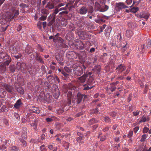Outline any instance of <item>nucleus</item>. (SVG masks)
<instances>
[{
	"instance_id": "obj_27",
	"label": "nucleus",
	"mask_w": 151,
	"mask_h": 151,
	"mask_svg": "<svg viewBox=\"0 0 151 151\" xmlns=\"http://www.w3.org/2000/svg\"><path fill=\"white\" fill-rule=\"evenodd\" d=\"M55 15H54L51 14L50 16L48 17L47 20L48 21H52L55 22Z\"/></svg>"
},
{
	"instance_id": "obj_23",
	"label": "nucleus",
	"mask_w": 151,
	"mask_h": 151,
	"mask_svg": "<svg viewBox=\"0 0 151 151\" xmlns=\"http://www.w3.org/2000/svg\"><path fill=\"white\" fill-rule=\"evenodd\" d=\"M94 6L95 11H99L100 12V9L101 6L99 3L96 2L95 3Z\"/></svg>"
},
{
	"instance_id": "obj_15",
	"label": "nucleus",
	"mask_w": 151,
	"mask_h": 151,
	"mask_svg": "<svg viewBox=\"0 0 151 151\" xmlns=\"http://www.w3.org/2000/svg\"><path fill=\"white\" fill-rule=\"evenodd\" d=\"M7 66L5 63H3L0 65V73H4L6 70V66Z\"/></svg>"
},
{
	"instance_id": "obj_34",
	"label": "nucleus",
	"mask_w": 151,
	"mask_h": 151,
	"mask_svg": "<svg viewBox=\"0 0 151 151\" xmlns=\"http://www.w3.org/2000/svg\"><path fill=\"white\" fill-rule=\"evenodd\" d=\"M37 121L36 119H35L33 122V123L31 124L32 127H34V129L37 130Z\"/></svg>"
},
{
	"instance_id": "obj_64",
	"label": "nucleus",
	"mask_w": 151,
	"mask_h": 151,
	"mask_svg": "<svg viewBox=\"0 0 151 151\" xmlns=\"http://www.w3.org/2000/svg\"><path fill=\"white\" fill-rule=\"evenodd\" d=\"M45 146L44 145H43L40 146V148L41 149L40 151H45Z\"/></svg>"
},
{
	"instance_id": "obj_58",
	"label": "nucleus",
	"mask_w": 151,
	"mask_h": 151,
	"mask_svg": "<svg viewBox=\"0 0 151 151\" xmlns=\"http://www.w3.org/2000/svg\"><path fill=\"white\" fill-rule=\"evenodd\" d=\"M53 118H49L48 117L46 118V120L47 122H52L53 120Z\"/></svg>"
},
{
	"instance_id": "obj_40",
	"label": "nucleus",
	"mask_w": 151,
	"mask_h": 151,
	"mask_svg": "<svg viewBox=\"0 0 151 151\" xmlns=\"http://www.w3.org/2000/svg\"><path fill=\"white\" fill-rule=\"evenodd\" d=\"M17 91L21 94H23L24 93V91L23 88L21 86L18 87Z\"/></svg>"
},
{
	"instance_id": "obj_19",
	"label": "nucleus",
	"mask_w": 151,
	"mask_h": 151,
	"mask_svg": "<svg viewBox=\"0 0 151 151\" xmlns=\"http://www.w3.org/2000/svg\"><path fill=\"white\" fill-rule=\"evenodd\" d=\"M55 58L57 61L60 64L62 63L61 62L63 61V57L62 55L60 54H57L55 55Z\"/></svg>"
},
{
	"instance_id": "obj_9",
	"label": "nucleus",
	"mask_w": 151,
	"mask_h": 151,
	"mask_svg": "<svg viewBox=\"0 0 151 151\" xmlns=\"http://www.w3.org/2000/svg\"><path fill=\"white\" fill-rule=\"evenodd\" d=\"M52 92L53 96L55 99H57L60 95V91L58 88L57 86H55L53 88Z\"/></svg>"
},
{
	"instance_id": "obj_33",
	"label": "nucleus",
	"mask_w": 151,
	"mask_h": 151,
	"mask_svg": "<svg viewBox=\"0 0 151 151\" xmlns=\"http://www.w3.org/2000/svg\"><path fill=\"white\" fill-rule=\"evenodd\" d=\"M9 69L11 73H14L16 70L15 66L14 65H10L9 67Z\"/></svg>"
},
{
	"instance_id": "obj_61",
	"label": "nucleus",
	"mask_w": 151,
	"mask_h": 151,
	"mask_svg": "<svg viewBox=\"0 0 151 151\" xmlns=\"http://www.w3.org/2000/svg\"><path fill=\"white\" fill-rule=\"evenodd\" d=\"M109 114L111 116L113 117H115L116 116V113L114 112H112L109 113Z\"/></svg>"
},
{
	"instance_id": "obj_4",
	"label": "nucleus",
	"mask_w": 151,
	"mask_h": 151,
	"mask_svg": "<svg viewBox=\"0 0 151 151\" xmlns=\"http://www.w3.org/2000/svg\"><path fill=\"white\" fill-rule=\"evenodd\" d=\"M0 58L6 60L4 63H5L7 65H8L12 61L11 58L10 57L8 53L5 52H0Z\"/></svg>"
},
{
	"instance_id": "obj_25",
	"label": "nucleus",
	"mask_w": 151,
	"mask_h": 151,
	"mask_svg": "<svg viewBox=\"0 0 151 151\" xmlns=\"http://www.w3.org/2000/svg\"><path fill=\"white\" fill-rule=\"evenodd\" d=\"M40 12L41 13L42 15L47 16L49 14V11L45 8H42L40 10Z\"/></svg>"
},
{
	"instance_id": "obj_56",
	"label": "nucleus",
	"mask_w": 151,
	"mask_h": 151,
	"mask_svg": "<svg viewBox=\"0 0 151 151\" xmlns=\"http://www.w3.org/2000/svg\"><path fill=\"white\" fill-rule=\"evenodd\" d=\"M149 128L147 127H144L143 129V132L144 133H147L149 131Z\"/></svg>"
},
{
	"instance_id": "obj_29",
	"label": "nucleus",
	"mask_w": 151,
	"mask_h": 151,
	"mask_svg": "<svg viewBox=\"0 0 151 151\" xmlns=\"http://www.w3.org/2000/svg\"><path fill=\"white\" fill-rule=\"evenodd\" d=\"M93 87V86H88L86 84H84L83 86V89L84 90H88L89 89L92 88Z\"/></svg>"
},
{
	"instance_id": "obj_49",
	"label": "nucleus",
	"mask_w": 151,
	"mask_h": 151,
	"mask_svg": "<svg viewBox=\"0 0 151 151\" xmlns=\"http://www.w3.org/2000/svg\"><path fill=\"white\" fill-rule=\"evenodd\" d=\"M27 70H26V71L28 72L29 74H31L32 73L31 72V70H32V68H31V66L30 65H28L27 67H26Z\"/></svg>"
},
{
	"instance_id": "obj_63",
	"label": "nucleus",
	"mask_w": 151,
	"mask_h": 151,
	"mask_svg": "<svg viewBox=\"0 0 151 151\" xmlns=\"http://www.w3.org/2000/svg\"><path fill=\"white\" fill-rule=\"evenodd\" d=\"M139 129V127H136L134 128V131L135 133H136Z\"/></svg>"
},
{
	"instance_id": "obj_8",
	"label": "nucleus",
	"mask_w": 151,
	"mask_h": 151,
	"mask_svg": "<svg viewBox=\"0 0 151 151\" xmlns=\"http://www.w3.org/2000/svg\"><path fill=\"white\" fill-rule=\"evenodd\" d=\"M78 57V54L73 51L68 52L66 53V57L68 59H76Z\"/></svg>"
},
{
	"instance_id": "obj_31",
	"label": "nucleus",
	"mask_w": 151,
	"mask_h": 151,
	"mask_svg": "<svg viewBox=\"0 0 151 151\" xmlns=\"http://www.w3.org/2000/svg\"><path fill=\"white\" fill-rule=\"evenodd\" d=\"M149 120V118L148 117H146L145 116H143L140 119V122H145Z\"/></svg>"
},
{
	"instance_id": "obj_26",
	"label": "nucleus",
	"mask_w": 151,
	"mask_h": 151,
	"mask_svg": "<svg viewBox=\"0 0 151 151\" xmlns=\"http://www.w3.org/2000/svg\"><path fill=\"white\" fill-rule=\"evenodd\" d=\"M149 15L150 14L148 13H144L142 14H140L139 15V18L141 19L143 18L147 20Z\"/></svg>"
},
{
	"instance_id": "obj_60",
	"label": "nucleus",
	"mask_w": 151,
	"mask_h": 151,
	"mask_svg": "<svg viewBox=\"0 0 151 151\" xmlns=\"http://www.w3.org/2000/svg\"><path fill=\"white\" fill-rule=\"evenodd\" d=\"M64 69H63L61 73L63 74L64 76L67 77L68 76V75L66 73Z\"/></svg>"
},
{
	"instance_id": "obj_36",
	"label": "nucleus",
	"mask_w": 151,
	"mask_h": 151,
	"mask_svg": "<svg viewBox=\"0 0 151 151\" xmlns=\"http://www.w3.org/2000/svg\"><path fill=\"white\" fill-rule=\"evenodd\" d=\"M48 148L50 150L53 149L52 151H57V147H54L52 145H50L48 146Z\"/></svg>"
},
{
	"instance_id": "obj_2",
	"label": "nucleus",
	"mask_w": 151,
	"mask_h": 151,
	"mask_svg": "<svg viewBox=\"0 0 151 151\" xmlns=\"http://www.w3.org/2000/svg\"><path fill=\"white\" fill-rule=\"evenodd\" d=\"M70 90L68 93L67 99L65 100L63 104L65 106H69L71 105V96L72 94V90H75L76 89V87L74 86L70 85L69 87Z\"/></svg>"
},
{
	"instance_id": "obj_50",
	"label": "nucleus",
	"mask_w": 151,
	"mask_h": 151,
	"mask_svg": "<svg viewBox=\"0 0 151 151\" xmlns=\"http://www.w3.org/2000/svg\"><path fill=\"white\" fill-rule=\"evenodd\" d=\"M109 90H110V91L111 92H113L116 90V88L115 86H111L109 85Z\"/></svg>"
},
{
	"instance_id": "obj_47",
	"label": "nucleus",
	"mask_w": 151,
	"mask_h": 151,
	"mask_svg": "<svg viewBox=\"0 0 151 151\" xmlns=\"http://www.w3.org/2000/svg\"><path fill=\"white\" fill-rule=\"evenodd\" d=\"M63 69L66 72L68 73H70L71 72V69L69 68L68 67L66 66L65 67H64Z\"/></svg>"
},
{
	"instance_id": "obj_41",
	"label": "nucleus",
	"mask_w": 151,
	"mask_h": 151,
	"mask_svg": "<svg viewBox=\"0 0 151 151\" xmlns=\"http://www.w3.org/2000/svg\"><path fill=\"white\" fill-rule=\"evenodd\" d=\"M36 58L38 62H40V63H44V62L41 56L39 55H37Z\"/></svg>"
},
{
	"instance_id": "obj_51",
	"label": "nucleus",
	"mask_w": 151,
	"mask_h": 151,
	"mask_svg": "<svg viewBox=\"0 0 151 151\" xmlns=\"http://www.w3.org/2000/svg\"><path fill=\"white\" fill-rule=\"evenodd\" d=\"M19 140L22 143V145L23 147H25L27 146V143L25 140L21 139H20Z\"/></svg>"
},
{
	"instance_id": "obj_16",
	"label": "nucleus",
	"mask_w": 151,
	"mask_h": 151,
	"mask_svg": "<svg viewBox=\"0 0 151 151\" xmlns=\"http://www.w3.org/2000/svg\"><path fill=\"white\" fill-rule=\"evenodd\" d=\"M22 104L21 100V99H19L14 104V107L17 109H19Z\"/></svg>"
},
{
	"instance_id": "obj_38",
	"label": "nucleus",
	"mask_w": 151,
	"mask_h": 151,
	"mask_svg": "<svg viewBox=\"0 0 151 151\" xmlns=\"http://www.w3.org/2000/svg\"><path fill=\"white\" fill-rule=\"evenodd\" d=\"M47 7L50 9H52L54 8V5L51 2H48L46 5Z\"/></svg>"
},
{
	"instance_id": "obj_53",
	"label": "nucleus",
	"mask_w": 151,
	"mask_h": 151,
	"mask_svg": "<svg viewBox=\"0 0 151 151\" xmlns=\"http://www.w3.org/2000/svg\"><path fill=\"white\" fill-rule=\"evenodd\" d=\"M146 139V135L145 134H143L142 137V138L140 139L141 142H144L145 139Z\"/></svg>"
},
{
	"instance_id": "obj_13",
	"label": "nucleus",
	"mask_w": 151,
	"mask_h": 151,
	"mask_svg": "<svg viewBox=\"0 0 151 151\" xmlns=\"http://www.w3.org/2000/svg\"><path fill=\"white\" fill-rule=\"evenodd\" d=\"M77 104L81 103L82 101L83 97L84 99H85L87 97V95L83 94L79 92H78L77 95Z\"/></svg>"
},
{
	"instance_id": "obj_20",
	"label": "nucleus",
	"mask_w": 151,
	"mask_h": 151,
	"mask_svg": "<svg viewBox=\"0 0 151 151\" xmlns=\"http://www.w3.org/2000/svg\"><path fill=\"white\" fill-rule=\"evenodd\" d=\"M27 129L26 127L23 128V132L22 135V137L23 139H25L27 137Z\"/></svg>"
},
{
	"instance_id": "obj_5",
	"label": "nucleus",
	"mask_w": 151,
	"mask_h": 151,
	"mask_svg": "<svg viewBox=\"0 0 151 151\" xmlns=\"http://www.w3.org/2000/svg\"><path fill=\"white\" fill-rule=\"evenodd\" d=\"M73 72L75 75L80 76L83 73V68L81 66L76 65L73 68Z\"/></svg>"
},
{
	"instance_id": "obj_57",
	"label": "nucleus",
	"mask_w": 151,
	"mask_h": 151,
	"mask_svg": "<svg viewBox=\"0 0 151 151\" xmlns=\"http://www.w3.org/2000/svg\"><path fill=\"white\" fill-rule=\"evenodd\" d=\"M68 13V11L67 10H65L64 11H62L60 13H59V14H61L62 15H64L65 14H67Z\"/></svg>"
},
{
	"instance_id": "obj_39",
	"label": "nucleus",
	"mask_w": 151,
	"mask_h": 151,
	"mask_svg": "<svg viewBox=\"0 0 151 151\" xmlns=\"http://www.w3.org/2000/svg\"><path fill=\"white\" fill-rule=\"evenodd\" d=\"M67 28L68 29V31L70 32L74 31L75 29V27L73 25H69L68 27H67Z\"/></svg>"
},
{
	"instance_id": "obj_11",
	"label": "nucleus",
	"mask_w": 151,
	"mask_h": 151,
	"mask_svg": "<svg viewBox=\"0 0 151 151\" xmlns=\"http://www.w3.org/2000/svg\"><path fill=\"white\" fill-rule=\"evenodd\" d=\"M116 5L119 10L128 8V6L126 5L123 2L116 3Z\"/></svg>"
},
{
	"instance_id": "obj_44",
	"label": "nucleus",
	"mask_w": 151,
	"mask_h": 151,
	"mask_svg": "<svg viewBox=\"0 0 151 151\" xmlns=\"http://www.w3.org/2000/svg\"><path fill=\"white\" fill-rule=\"evenodd\" d=\"M83 138L77 137L76 138V141L79 143H82L84 142Z\"/></svg>"
},
{
	"instance_id": "obj_55",
	"label": "nucleus",
	"mask_w": 151,
	"mask_h": 151,
	"mask_svg": "<svg viewBox=\"0 0 151 151\" xmlns=\"http://www.w3.org/2000/svg\"><path fill=\"white\" fill-rule=\"evenodd\" d=\"M86 85H87L88 86H92V81H90V79H89L87 82L86 83Z\"/></svg>"
},
{
	"instance_id": "obj_24",
	"label": "nucleus",
	"mask_w": 151,
	"mask_h": 151,
	"mask_svg": "<svg viewBox=\"0 0 151 151\" xmlns=\"http://www.w3.org/2000/svg\"><path fill=\"white\" fill-rule=\"evenodd\" d=\"M101 69L100 66L99 65H97L95 66L93 70L97 73L98 74L100 72Z\"/></svg>"
},
{
	"instance_id": "obj_43",
	"label": "nucleus",
	"mask_w": 151,
	"mask_h": 151,
	"mask_svg": "<svg viewBox=\"0 0 151 151\" xmlns=\"http://www.w3.org/2000/svg\"><path fill=\"white\" fill-rule=\"evenodd\" d=\"M41 16L39 18V20L40 21H45L47 19V16L44 15H40Z\"/></svg>"
},
{
	"instance_id": "obj_46",
	"label": "nucleus",
	"mask_w": 151,
	"mask_h": 151,
	"mask_svg": "<svg viewBox=\"0 0 151 151\" xmlns=\"http://www.w3.org/2000/svg\"><path fill=\"white\" fill-rule=\"evenodd\" d=\"M147 47L148 49H149L151 46V40L150 39H148L147 40Z\"/></svg>"
},
{
	"instance_id": "obj_45",
	"label": "nucleus",
	"mask_w": 151,
	"mask_h": 151,
	"mask_svg": "<svg viewBox=\"0 0 151 151\" xmlns=\"http://www.w3.org/2000/svg\"><path fill=\"white\" fill-rule=\"evenodd\" d=\"M94 11L93 8L92 6H89L88 10L87 11L88 13L92 14Z\"/></svg>"
},
{
	"instance_id": "obj_48",
	"label": "nucleus",
	"mask_w": 151,
	"mask_h": 151,
	"mask_svg": "<svg viewBox=\"0 0 151 151\" xmlns=\"http://www.w3.org/2000/svg\"><path fill=\"white\" fill-rule=\"evenodd\" d=\"M131 68V66H129L128 67V68H127L126 71L124 72V76H126L128 74Z\"/></svg>"
},
{
	"instance_id": "obj_59",
	"label": "nucleus",
	"mask_w": 151,
	"mask_h": 151,
	"mask_svg": "<svg viewBox=\"0 0 151 151\" xmlns=\"http://www.w3.org/2000/svg\"><path fill=\"white\" fill-rule=\"evenodd\" d=\"M13 56L17 59H18L22 57V55L21 53H19L18 55H14Z\"/></svg>"
},
{
	"instance_id": "obj_32",
	"label": "nucleus",
	"mask_w": 151,
	"mask_h": 151,
	"mask_svg": "<svg viewBox=\"0 0 151 151\" xmlns=\"http://www.w3.org/2000/svg\"><path fill=\"white\" fill-rule=\"evenodd\" d=\"M109 8V6L106 5H104V6L101 7L100 9V12H105Z\"/></svg>"
},
{
	"instance_id": "obj_10",
	"label": "nucleus",
	"mask_w": 151,
	"mask_h": 151,
	"mask_svg": "<svg viewBox=\"0 0 151 151\" xmlns=\"http://www.w3.org/2000/svg\"><path fill=\"white\" fill-rule=\"evenodd\" d=\"M2 86L7 91L12 94L13 93L14 88L11 86L6 83H3Z\"/></svg>"
},
{
	"instance_id": "obj_30",
	"label": "nucleus",
	"mask_w": 151,
	"mask_h": 151,
	"mask_svg": "<svg viewBox=\"0 0 151 151\" xmlns=\"http://www.w3.org/2000/svg\"><path fill=\"white\" fill-rule=\"evenodd\" d=\"M126 35L128 37H132L133 35V33L132 31L130 30H127L126 32Z\"/></svg>"
},
{
	"instance_id": "obj_62",
	"label": "nucleus",
	"mask_w": 151,
	"mask_h": 151,
	"mask_svg": "<svg viewBox=\"0 0 151 151\" xmlns=\"http://www.w3.org/2000/svg\"><path fill=\"white\" fill-rule=\"evenodd\" d=\"M14 116L16 118V119H19L20 118V116L17 113H15L14 114Z\"/></svg>"
},
{
	"instance_id": "obj_28",
	"label": "nucleus",
	"mask_w": 151,
	"mask_h": 151,
	"mask_svg": "<svg viewBox=\"0 0 151 151\" xmlns=\"http://www.w3.org/2000/svg\"><path fill=\"white\" fill-rule=\"evenodd\" d=\"M31 110L33 113L39 114L40 112V110L37 108L35 107H32Z\"/></svg>"
},
{
	"instance_id": "obj_12",
	"label": "nucleus",
	"mask_w": 151,
	"mask_h": 151,
	"mask_svg": "<svg viewBox=\"0 0 151 151\" xmlns=\"http://www.w3.org/2000/svg\"><path fill=\"white\" fill-rule=\"evenodd\" d=\"M126 69V66L122 64H120L116 68V70L117 71V73L120 74L123 71L125 70Z\"/></svg>"
},
{
	"instance_id": "obj_7",
	"label": "nucleus",
	"mask_w": 151,
	"mask_h": 151,
	"mask_svg": "<svg viewBox=\"0 0 151 151\" xmlns=\"http://www.w3.org/2000/svg\"><path fill=\"white\" fill-rule=\"evenodd\" d=\"M75 41L76 43L75 45V47L76 49L82 50L85 48L83 42L80 40L76 39Z\"/></svg>"
},
{
	"instance_id": "obj_21",
	"label": "nucleus",
	"mask_w": 151,
	"mask_h": 151,
	"mask_svg": "<svg viewBox=\"0 0 151 151\" xmlns=\"http://www.w3.org/2000/svg\"><path fill=\"white\" fill-rule=\"evenodd\" d=\"M33 50V48L29 46L27 47L25 49V54L29 55L32 53Z\"/></svg>"
},
{
	"instance_id": "obj_54",
	"label": "nucleus",
	"mask_w": 151,
	"mask_h": 151,
	"mask_svg": "<svg viewBox=\"0 0 151 151\" xmlns=\"http://www.w3.org/2000/svg\"><path fill=\"white\" fill-rule=\"evenodd\" d=\"M133 131H129L127 137L128 138H130L133 135Z\"/></svg>"
},
{
	"instance_id": "obj_3",
	"label": "nucleus",
	"mask_w": 151,
	"mask_h": 151,
	"mask_svg": "<svg viewBox=\"0 0 151 151\" xmlns=\"http://www.w3.org/2000/svg\"><path fill=\"white\" fill-rule=\"evenodd\" d=\"M75 32L78 35L80 39L87 40L91 38V35L90 34L87 33L85 31L81 30L80 29H77Z\"/></svg>"
},
{
	"instance_id": "obj_18",
	"label": "nucleus",
	"mask_w": 151,
	"mask_h": 151,
	"mask_svg": "<svg viewBox=\"0 0 151 151\" xmlns=\"http://www.w3.org/2000/svg\"><path fill=\"white\" fill-rule=\"evenodd\" d=\"M87 77V74H84L83 76L78 78V80L81 83H84L85 82L86 79Z\"/></svg>"
},
{
	"instance_id": "obj_14",
	"label": "nucleus",
	"mask_w": 151,
	"mask_h": 151,
	"mask_svg": "<svg viewBox=\"0 0 151 151\" xmlns=\"http://www.w3.org/2000/svg\"><path fill=\"white\" fill-rule=\"evenodd\" d=\"M87 8L84 6L79 8V9L78 10V12L79 14L82 15H84L86 14L87 12Z\"/></svg>"
},
{
	"instance_id": "obj_42",
	"label": "nucleus",
	"mask_w": 151,
	"mask_h": 151,
	"mask_svg": "<svg viewBox=\"0 0 151 151\" xmlns=\"http://www.w3.org/2000/svg\"><path fill=\"white\" fill-rule=\"evenodd\" d=\"M139 10V8L137 7H133L132 8L130 9V12L133 13H135Z\"/></svg>"
},
{
	"instance_id": "obj_35",
	"label": "nucleus",
	"mask_w": 151,
	"mask_h": 151,
	"mask_svg": "<svg viewBox=\"0 0 151 151\" xmlns=\"http://www.w3.org/2000/svg\"><path fill=\"white\" fill-rule=\"evenodd\" d=\"M129 27L130 28H134L137 27V25L135 22H131L128 23Z\"/></svg>"
},
{
	"instance_id": "obj_6",
	"label": "nucleus",
	"mask_w": 151,
	"mask_h": 151,
	"mask_svg": "<svg viewBox=\"0 0 151 151\" xmlns=\"http://www.w3.org/2000/svg\"><path fill=\"white\" fill-rule=\"evenodd\" d=\"M17 68L18 70L20 69L22 70V71L24 73H27V71H26V65L24 63H21L18 62L16 64Z\"/></svg>"
},
{
	"instance_id": "obj_37",
	"label": "nucleus",
	"mask_w": 151,
	"mask_h": 151,
	"mask_svg": "<svg viewBox=\"0 0 151 151\" xmlns=\"http://www.w3.org/2000/svg\"><path fill=\"white\" fill-rule=\"evenodd\" d=\"M19 148L15 146L10 147L9 149V151H18Z\"/></svg>"
},
{
	"instance_id": "obj_17",
	"label": "nucleus",
	"mask_w": 151,
	"mask_h": 151,
	"mask_svg": "<svg viewBox=\"0 0 151 151\" xmlns=\"http://www.w3.org/2000/svg\"><path fill=\"white\" fill-rule=\"evenodd\" d=\"M58 34L59 33H58L55 35V37L53 38V42H56V41H58V42H60L62 44L63 43V40L61 37L58 36Z\"/></svg>"
},
{
	"instance_id": "obj_1",
	"label": "nucleus",
	"mask_w": 151,
	"mask_h": 151,
	"mask_svg": "<svg viewBox=\"0 0 151 151\" xmlns=\"http://www.w3.org/2000/svg\"><path fill=\"white\" fill-rule=\"evenodd\" d=\"M19 13L18 10H16L14 7H12L9 10V12L6 15L5 19L7 22H10L14 17H17Z\"/></svg>"
},
{
	"instance_id": "obj_22",
	"label": "nucleus",
	"mask_w": 151,
	"mask_h": 151,
	"mask_svg": "<svg viewBox=\"0 0 151 151\" xmlns=\"http://www.w3.org/2000/svg\"><path fill=\"white\" fill-rule=\"evenodd\" d=\"M99 121L98 120H97L96 119L94 118H93L89 120L88 122V124L89 125H91L98 122Z\"/></svg>"
},
{
	"instance_id": "obj_52",
	"label": "nucleus",
	"mask_w": 151,
	"mask_h": 151,
	"mask_svg": "<svg viewBox=\"0 0 151 151\" xmlns=\"http://www.w3.org/2000/svg\"><path fill=\"white\" fill-rule=\"evenodd\" d=\"M104 120L106 122H109L111 121V119L108 116H105L104 118Z\"/></svg>"
}]
</instances>
